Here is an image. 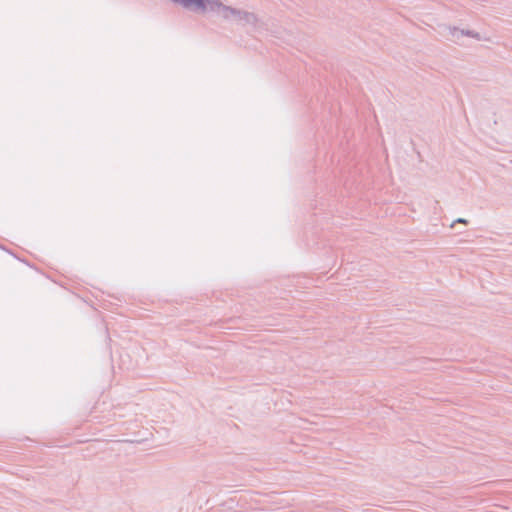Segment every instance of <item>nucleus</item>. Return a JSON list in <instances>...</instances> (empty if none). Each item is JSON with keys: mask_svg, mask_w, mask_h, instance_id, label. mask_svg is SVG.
<instances>
[{"mask_svg": "<svg viewBox=\"0 0 512 512\" xmlns=\"http://www.w3.org/2000/svg\"><path fill=\"white\" fill-rule=\"evenodd\" d=\"M449 32H450V34L452 36V40L454 42H458L462 36H468V37L475 38L476 40H482L481 35L478 32L473 31V30H464V29L459 30L456 27H449Z\"/></svg>", "mask_w": 512, "mask_h": 512, "instance_id": "obj_1", "label": "nucleus"}, {"mask_svg": "<svg viewBox=\"0 0 512 512\" xmlns=\"http://www.w3.org/2000/svg\"><path fill=\"white\" fill-rule=\"evenodd\" d=\"M455 222H456V223H464V224H466V223H467V220H466V219H464V218H458Z\"/></svg>", "mask_w": 512, "mask_h": 512, "instance_id": "obj_2", "label": "nucleus"}]
</instances>
